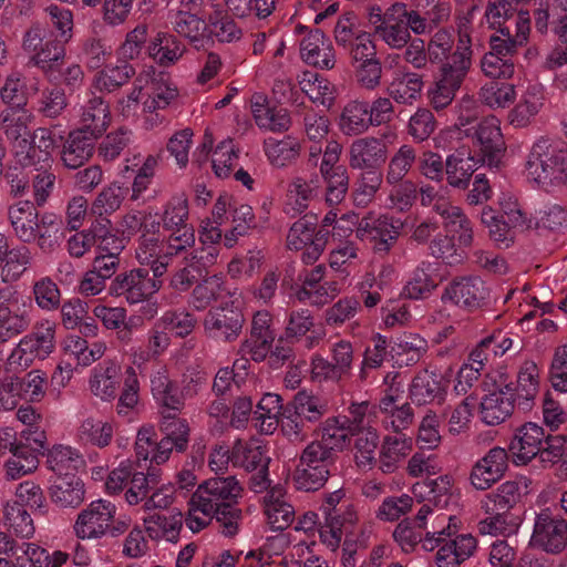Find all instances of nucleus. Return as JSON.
<instances>
[{"label":"nucleus","instance_id":"obj_56","mask_svg":"<svg viewBox=\"0 0 567 567\" xmlns=\"http://www.w3.org/2000/svg\"><path fill=\"white\" fill-rule=\"evenodd\" d=\"M167 235L163 237L164 256L168 261L178 255H188L195 248L196 235L193 226H183L171 230H165Z\"/></svg>","mask_w":567,"mask_h":567},{"label":"nucleus","instance_id":"obj_27","mask_svg":"<svg viewBox=\"0 0 567 567\" xmlns=\"http://www.w3.org/2000/svg\"><path fill=\"white\" fill-rule=\"evenodd\" d=\"M151 391L156 402L168 412H179L185 405L184 394L169 378L166 367H159L151 375Z\"/></svg>","mask_w":567,"mask_h":567},{"label":"nucleus","instance_id":"obj_40","mask_svg":"<svg viewBox=\"0 0 567 567\" xmlns=\"http://www.w3.org/2000/svg\"><path fill=\"white\" fill-rule=\"evenodd\" d=\"M412 440L404 434L388 435L380 450L379 463L383 473H392L399 463L410 453Z\"/></svg>","mask_w":567,"mask_h":567},{"label":"nucleus","instance_id":"obj_13","mask_svg":"<svg viewBox=\"0 0 567 567\" xmlns=\"http://www.w3.org/2000/svg\"><path fill=\"white\" fill-rule=\"evenodd\" d=\"M34 121V115L29 110H20L17 116L9 120L4 127V134L11 142L12 151L17 163L21 166H32L35 164L33 158L34 147L31 144L32 132L30 125Z\"/></svg>","mask_w":567,"mask_h":567},{"label":"nucleus","instance_id":"obj_19","mask_svg":"<svg viewBox=\"0 0 567 567\" xmlns=\"http://www.w3.org/2000/svg\"><path fill=\"white\" fill-rule=\"evenodd\" d=\"M217 258L218 250L213 246L194 249L184 256L186 265L173 275L171 286L178 291L188 290L202 270L216 264Z\"/></svg>","mask_w":567,"mask_h":567},{"label":"nucleus","instance_id":"obj_44","mask_svg":"<svg viewBox=\"0 0 567 567\" xmlns=\"http://www.w3.org/2000/svg\"><path fill=\"white\" fill-rule=\"evenodd\" d=\"M481 223L487 228L491 240L498 248H508L514 244L518 229L502 219L492 207L486 206L482 209Z\"/></svg>","mask_w":567,"mask_h":567},{"label":"nucleus","instance_id":"obj_45","mask_svg":"<svg viewBox=\"0 0 567 567\" xmlns=\"http://www.w3.org/2000/svg\"><path fill=\"white\" fill-rule=\"evenodd\" d=\"M9 451L11 457L4 464L6 476L9 480H18L38 468L39 457L31 447L17 445L16 442Z\"/></svg>","mask_w":567,"mask_h":567},{"label":"nucleus","instance_id":"obj_4","mask_svg":"<svg viewBox=\"0 0 567 567\" xmlns=\"http://www.w3.org/2000/svg\"><path fill=\"white\" fill-rule=\"evenodd\" d=\"M320 511L323 516L319 535L321 542L331 550H337L343 535L352 534L360 518L357 506L348 498L342 489L329 493Z\"/></svg>","mask_w":567,"mask_h":567},{"label":"nucleus","instance_id":"obj_42","mask_svg":"<svg viewBox=\"0 0 567 567\" xmlns=\"http://www.w3.org/2000/svg\"><path fill=\"white\" fill-rule=\"evenodd\" d=\"M51 499L62 508L76 507L84 499V485L75 476L59 477L50 488Z\"/></svg>","mask_w":567,"mask_h":567},{"label":"nucleus","instance_id":"obj_49","mask_svg":"<svg viewBox=\"0 0 567 567\" xmlns=\"http://www.w3.org/2000/svg\"><path fill=\"white\" fill-rule=\"evenodd\" d=\"M322 437L316 441L319 444L333 447L332 453L337 456L349 442V435L352 432L349 430V423L346 415H337L328 417L321 426Z\"/></svg>","mask_w":567,"mask_h":567},{"label":"nucleus","instance_id":"obj_34","mask_svg":"<svg viewBox=\"0 0 567 567\" xmlns=\"http://www.w3.org/2000/svg\"><path fill=\"white\" fill-rule=\"evenodd\" d=\"M423 78L414 72H395L386 86L388 95L399 104L412 105L423 89Z\"/></svg>","mask_w":567,"mask_h":567},{"label":"nucleus","instance_id":"obj_48","mask_svg":"<svg viewBox=\"0 0 567 567\" xmlns=\"http://www.w3.org/2000/svg\"><path fill=\"white\" fill-rule=\"evenodd\" d=\"M143 522L150 538L174 542L179 535L183 517L181 513L169 516L154 514L145 517Z\"/></svg>","mask_w":567,"mask_h":567},{"label":"nucleus","instance_id":"obj_7","mask_svg":"<svg viewBox=\"0 0 567 567\" xmlns=\"http://www.w3.org/2000/svg\"><path fill=\"white\" fill-rule=\"evenodd\" d=\"M332 450L333 447L316 441L303 449L293 476L298 489L310 492L323 486L336 460Z\"/></svg>","mask_w":567,"mask_h":567},{"label":"nucleus","instance_id":"obj_61","mask_svg":"<svg viewBox=\"0 0 567 567\" xmlns=\"http://www.w3.org/2000/svg\"><path fill=\"white\" fill-rule=\"evenodd\" d=\"M113 434L114 425L112 423L93 417L84 420L79 429V435L82 441L100 449L111 444Z\"/></svg>","mask_w":567,"mask_h":567},{"label":"nucleus","instance_id":"obj_31","mask_svg":"<svg viewBox=\"0 0 567 567\" xmlns=\"http://www.w3.org/2000/svg\"><path fill=\"white\" fill-rule=\"evenodd\" d=\"M529 480L525 476L502 483L496 491L486 495L483 508L486 513L507 512L514 507L522 495L527 493Z\"/></svg>","mask_w":567,"mask_h":567},{"label":"nucleus","instance_id":"obj_17","mask_svg":"<svg viewBox=\"0 0 567 567\" xmlns=\"http://www.w3.org/2000/svg\"><path fill=\"white\" fill-rule=\"evenodd\" d=\"M507 461L508 455L505 449L498 446L491 449L473 465L470 474L471 484L480 491L489 488L505 474Z\"/></svg>","mask_w":567,"mask_h":567},{"label":"nucleus","instance_id":"obj_29","mask_svg":"<svg viewBox=\"0 0 567 567\" xmlns=\"http://www.w3.org/2000/svg\"><path fill=\"white\" fill-rule=\"evenodd\" d=\"M511 385V396H513L517 409L528 411L533 408L534 401L539 390V371L537 365L532 362H525L517 374L516 385Z\"/></svg>","mask_w":567,"mask_h":567},{"label":"nucleus","instance_id":"obj_58","mask_svg":"<svg viewBox=\"0 0 567 567\" xmlns=\"http://www.w3.org/2000/svg\"><path fill=\"white\" fill-rule=\"evenodd\" d=\"M416 151L409 144L401 145L390 158L385 181L388 184H398L408 175L416 163Z\"/></svg>","mask_w":567,"mask_h":567},{"label":"nucleus","instance_id":"obj_39","mask_svg":"<svg viewBox=\"0 0 567 567\" xmlns=\"http://www.w3.org/2000/svg\"><path fill=\"white\" fill-rule=\"evenodd\" d=\"M265 515L274 530H284L293 522L295 511L281 488H272L265 496Z\"/></svg>","mask_w":567,"mask_h":567},{"label":"nucleus","instance_id":"obj_14","mask_svg":"<svg viewBox=\"0 0 567 567\" xmlns=\"http://www.w3.org/2000/svg\"><path fill=\"white\" fill-rule=\"evenodd\" d=\"M532 544L547 553H560L567 546V522L543 509L535 518Z\"/></svg>","mask_w":567,"mask_h":567},{"label":"nucleus","instance_id":"obj_23","mask_svg":"<svg viewBox=\"0 0 567 567\" xmlns=\"http://www.w3.org/2000/svg\"><path fill=\"white\" fill-rule=\"evenodd\" d=\"M121 367L112 360L95 365L89 377V390L97 399L111 402L116 398Z\"/></svg>","mask_w":567,"mask_h":567},{"label":"nucleus","instance_id":"obj_28","mask_svg":"<svg viewBox=\"0 0 567 567\" xmlns=\"http://www.w3.org/2000/svg\"><path fill=\"white\" fill-rule=\"evenodd\" d=\"M514 27L495 28L496 33L489 38V53L511 59L519 48L527 43L530 27L526 20L518 19Z\"/></svg>","mask_w":567,"mask_h":567},{"label":"nucleus","instance_id":"obj_11","mask_svg":"<svg viewBox=\"0 0 567 567\" xmlns=\"http://www.w3.org/2000/svg\"><path fill=\"white\" fill-rule=\"evenodd\" d=\"M489 295L488 286L480 277L470 276L451 281L444 288L442 301L473 311L488 305Z\"/></svg>","mask_w":567,"mask_h":567},{"label":"nucleus","instance_id":"obj_22","mask_svg":"<svg viewBox=\"0 0 567 567\" xmlns=\"http://www.w3.org/2000/svg\"><path fill=\"white\" fill-rule=\"evenodd\" d=\"M509 390V384H498L482 398L480 412L485 424L497 425L511 416L516 404Z\"/></svg>","mask_w":567,"mask_h":567},{"label":"nucleus","instance_id":"obj_5","mask_svg":"<svg viewBox=\"0 0 567 567\" xmlns=\"http://www.w3.org/2000/svg\"><path fill=\"white\" fill-rule=\"evenodd\" d=\"M55 322L43 319L32 332L25 334L12 349L7 364L21 370L28 369L35 360L47 359L55 348Z\"/></svg>","mask_w":567,"mask_h":567},{"label":"nucleus","instance_id":"obj_18","mask_svg":"<svg viewBox=\"0 0 567 567\" xmlns=\"http://www.w3.org/2000/svg\"><path fill=\"white\" fill-rule=\"evenodd\" d=\"M475 135L482 164L497 167L505 151L499 121L495 116L485 117L480 122Z\"/></svg>","mask_w":567,"mask_h":567},{"label":"nucleus","instance_id":"obj_63","mask_svg":"<svg viewBox=\"0 0 567 567\" xmlns=\"http://www.w3.org/2000/svg\"><path fill=\"white\" fill-rule=\"evenodd\" d=\"M62 140L61 135H56L50 128L39 127L32 132L31 144L34 147L33 158L35 164L43 163L41 168H44L51 161L52 152Z\"/></svg>","mask_w":567,"mask_h":567},{"label":"nucleus","instance_id":"obj_46","mask_svg":"<svg viewBox=\"0 0 567 567\" xmlns=\"http://www.w3.org/2000/svg\"><path fill=\"white\" fill-rule=\"evenodd\" d=\"M292 405L296 414L306 423H317L329 412L326 399L306 390L295 395Z\"/></svg>","mask_w":567,"mask_h":567},{"label":"nucleus","instance_id":"obj_26","mask_svg":"<svg viewBox=\"0 0 567 567\" xmlns=\"http://www.w3.org/2000/svg\"><path fill=\"white\" fill-rule=\"evenodd\" d=\"M477 542L471 534H461L452 537H445L440 546H436L437 567H458L466 559L474 555Z\"/></svg>","mask_w":567,"mask_h":567},{"label":"nucleus","instance_id":"obj_25","mask_svg":"<svg viewBox=\"0 0 567 567\" xmlns=\"http://www.w3.org/2000/svg\"><path fill=\"white\" fill-rule=\"evenodd\" d=\"M300 53L306 63L322 70H331L336 64L332 43L319 29L311 31L301 41Z\"/></svg>","mask_w":567,"mask_h":567},{"label":"nucleus","instance_id":"obj_47","mask_svg":"<svg viewBox=\"0 0 567 567\" xmlns=\"http://www.w3.org/2000/svg\"><path fill=\"white\" fill-rule=\"evenodd\" d=\"M184 53V47L174 35L157 33L148 47L150 56L162 66L176 63Z\"/></svg>","mask_w":567,"mask_h":567},{"label":"nucleus","instance_id":"obj_9","mask_svg":"<svg viewBox=\"0 0 567 567\" xmlns=\"http://www.w3.org/2000/svg\"><path fill=\"white\" fill-rule=\"evenodd\" d=\"M159 277L150 275L144 268H135L115 276L109 287V293L115 297H124L131 305L147 300L161 288Z\"/></svg>","mask_w":567,"mask_h":567},{"label":"nucleus","instance_id":"obj_54","mask_svg":"<svg viewBox=\"0 0 567 567\" xmlns=\"http://www.w3.org/2000/svg\"><path fill=\"white\" fill-rule=\"evenodd\" d=\"M396 13L391 8L385 12V21L378 24L375 34L382 39L389 47L401 49L409 43L410 31L400 18L395 19Z\"/></svg>","mask_w":567,"mask_h":567},{"label":"nucleus","instance_id":"obj_1","mask_svg":"<svg viewBox=\"0 0 567 567\" xmlns=\"http://www.w3.org/2000/svg\"><path fill=\"white\" fill-rule=\"evenodd\" d=\"M243 486L235 476L213 477L198 485L189 499L186 526L194 533L205 528L214 512L237 504Z\"/></svg>","mask_w":567,"mask_h":567},{"label":"nucleus","instance_id":"obj_30","mask_svg":"<svg viewBox=\"0 0 567 567\" xmlns=\"http://www.w3.org/2000/svg\"><path fill=\"white\" fill-rule=\"evenodd\" d=\"M156 230L142 233L135 248V258L141 265H150L154 277H162L167 269L168 258L164 256V243Z\"/></svg>","mask_w":567,"mask_h":567},{"label":"nucleus","instance_id":"obj_8","mask_svg":"<svg viewBox=\"0 0 567 567\" xmlns=\"http://www.w3.org/2000/svg\"><path fill=\"white\" fill-rule=\"evenodd\" d=\"M28 299L16 288L0 287V343L25 332L31 324Z\"/></svg>","mask_w":567,"mask_h":567},{"label":"nucleus","instance_id":"obj_60","mask_svg":"<svg viewBox=\"0 0 567 567\" xmlns=\"http://www.w3.org/2000/svg\"><path fill=\"white\" fill-rule=\"evenodd\" d=\"M326 183L324 200L329 206L341 204L349 189V176L344 166L338 165L328 174H321Z\"/></svg>","mask_w":567,"mask_h":567},{"label":"nucleus","instance_id":"obj_41","mask_svg":"<svg viewBox=\"0 0 567 567\" xmlns=\"http://www.w3.org/2000/svg\"><path fill=\"white\" fill-rule=\"evenodd\" d=\"M372 125L369 117V104L361 101H350L341 112L339 128L344 135L354 136L367 132Z\"/></svg>","mask_w":567,"mask_h":567},{"label":"nucleus","instance_id":"obj_57","mask_svg":"<svg viewBox=\"0 0 567 567\" xmlns=\"http://www.w3.org/2000/svg\"><path fill=\"white\" fill-rule=\"evenodd\" d=\"M480 101L491 109H504L516 97L515 86L507 82L491 81L482 85Z\"/></svg>","mask_w":567,"mask_h":567},{"label":"nucleus","instance_id":"obj_6","mask_svg":"<svg viewBox=\"0 0 567 567\" xmlns=\"http://www.w3.org/2000/svg\"><path fill=\"white\" fill-rule=\"evenodd\" d=\"M471 65L472 61L467 50L454 51L447 62L442 64L440 78L427 92L430 103L434 110H444L453 102Z\"/></svg>","mask_w":567,"mask_h":567},{"label":"nucleus","instance_id":"obj_15","mask_svg":"<svg viewBox=\"0 0 567 567\" xmlns=\"http://www.w3.org/2000/svg\"><path fill=\"white\" fill-rule=\"evenodd\" d=\"M143 79V111L152 113L169 106L178 96L177 87L163 73H156L150 69L140 73Z\"/></svg>","mask_w":567,"mask_h":567},{"label":"nucleus","instance_id":"obj_53","mask_svg":"<svg viewBox=\"0 0 567 567\" xmlns=\"http://www.w3.org/2000/svg\"><path fill=\"white\" fill-rule=\"evenodd\" d=\"M31 262L32 252L27 246L10 248L2 265H0L2 281H17L27 271Z\"/></svg>","mask_w":567,"mask_h":567},{"label":"nucleus","instance_id":"obj_2","mask_svg":"<svg viewBox=\"0 0 567 567\" xmlns=\"http://www.w3.org/2000/svg\"><path fill=\"white\" fill-rule=\"evenodd\" d=\"M8 218L21 243H37L43 252H52L60 245L59 219L50 213L40 215L33 203L20 200L9 206Z\"/></svg>","mask_w":567,"mask_h":567},{"label":"nucleus","instance_id":"obj_62","mask_svg":"<svg viewBox=\"0 0 567 567\" xmlns=\"http://www.w3.org/2000/svg\"><path fill=\"white\" fill-rule=\"evenodd\" d=\"M189 208L185 195L173 196L163 207L161 221L164 230L190 226L188 221Z\"/></svg>","mask_w":567,"mask_h":567},{"label":"nucleus","instance_id":"obj_51","mask_svg":"<svg viewBox=\"0 0 567 567\" xmlns=\"http://www.w3.org/2000/svg\"><path fill=\"white\" fill-rule=\"evenodd\" d=\"M299 143L287 136L282 140L269 137L264 142L265 154L272 166L285 167L297 159Z\"/></svg>","mask_w":567,"mask_h":567},{"label":"nucleus","instance_id":"obj_38","mask_svg":"<svg viewBox=\"0 0 567 567\" xmlns=\"http://www.w3.org/2000/svg\"><path fill=\"white\" fill-rule=\"evenodd\" d=\"M110 122L107 104L102 97L94 96L82 107L79 131H85L86 134L97 138L106 131Z\"/></svg>","mask_w":567,"mask_h":567},{"label":"nucleus","instance_id":"obj_12","mask_svg":"<svg viewBox=\"0 0 567 567\" xmlns=\"http://www.w3.org/2000/svg\"><path fill=\"white\" fill-rule=\"evenodd\" d=\"M402 224L386 215L362 219L357 228V237L372 243L374 252L386 255L398 240Z\"/></svg>","mask_w":567,"mask_h":567},{"label":"nucleus","instance_id":"obj_24","mask_svg":"<svg viewBox=\"0 0 567 567\" xmlns=\"http://www.w3.org/2000/svg\"><path fill=\"white\" fill-rule=\"evenodd\" d=\"M320 193L321 177L319 175L295 177L287 189L286 212L292 216L302 214Z\"/></svg>","mask_w":567,"mask_h":567},{"label":"nucleus","instance_id":"obj_3","mask_svg":"<svg viewBox=\"0 0 567 567\" xmlns=\"http://www.w3.org/2000/svg\"><path fill=\"white\" fill-rule=\"evenodd\" d=\"M526 174L540 187L567 186V147L547 137H538L526 159Z\"/></svg>","mask_w":567,"mask_h":567},{"label":"nucleus","instance_id":"obj_21","mask_svg":"<svg viewBox=\"0 0 567 567\" xmlns=\"http://www.w3.org/2000/svg\"><path fill=\"white\" fill-rule=\"evenodd\" d=\"M349 163L354 169H375L388 157L383 141L377 137H362L352 142L349 150Z\"/></svg>","mask_w":567,"mask_h":567},{"label":"nucleus","instance_id":"obj_43","mask_svg":"<svg viewBox=\"0 0 567 567\" xmlns=\"http://www.w3.org/2000/svg\"><path fill=\"white\" fill-rule=\"evenodd\" d=\"M134 73V68L126 61L109 64L95 74L93 86L100 92L110 93L127 83Z\"/></svg>","mask_w":567,"mask_h":567},{"label":"nucleus","instance_id":"obj_10","mask_svg":"<svg viewBox=\"0 0 567 567\" xmlns=\"http://www.w3.org/2000/svg\"><path fill=\"white\" fill-rule=\"evenodd\" d=\"M115 513V505L109 501L96 499L91 502L79 513L73 524L74 535L82 540L103 537L109 530Z\"/></svg>","mask_w":567,"mask_h":567},{"label":"nucleus","instance_id":"obj_50","mask_svg":"<svg viewBox=\"0 0 567 567\" xmlns=\"http://www.w3.org/2000/svg\"><path fill=\"white\" fill-rule=\"evenodd\" d=\"M299 85L302 92L315 103L330 106L334 100L333 84L316 72H303Z\"/></svg>","mask_w":567,"mask_h":567},{"label":"nucleus","instance_id":"obj_52","mask_svg":"<svg viewBox=\"0 0 567 567\" xmlns=\"http://www.w3.org/2000/svg\"><path fill=\"white\" fill-rule=\"evenodd\" d=\"M48 466L60 477L74 476L72 473L83 465L80 454L70 446H54L48 454Z\"/></svg>","mask_w":567,"mask_h":567},{"label":"nucleus","instance_id":"obj_59","mask_svg":"<svg viewBox=\"0 0 567 567\" xmlns=\"http://www.w3.org/2000/svg\"><path fill=\"white\" fill-rule=\"evenodd\" d=\"M32 296L37 307L43 311H55L61 306V290L50 277H42L33 282Z\"/></svg>","mask_w":567,"mask_h":567},{"label":"nucleus","instance_id":"obj_36","mask_svg":"<svg viewBox=\"0 0 567 567\" xmlns=\"http://www.w3.org/2000/svg\"><path fill=\"white\" fill-rule=\"evenodd\" d=\"M95 137L85 133V131H74L70 133L61 152L63 164L71 169L79 168L90 159L94 151Z\"/></svg>","mask_w":567,"mask_h":567},{"label":"nucleus","instance_id":"obj_35","mask_svg":"<svg viewBox=\"0 0 567 567\" xmlns=\"http://www.w3.org/2000/svg\"><path fill=\"white\" fill-rule=\"evenodd\" d=\"M444 390L445 386L441 373L424 370L414 377L410 385V396L419 405L430 404L435 400H441Z\"/></svg>","mask_w":567,"mask_h":567},{"label":"nucleus","instance_id":"obj_16","mask_svg":"<svg viewBox=\"0 0 567 567\" xmlns=\"http://www.w3.org/2000/svg\"><path fill=\"white\" fill-rule=\"evenodd\" d=\"M244 322V316L237 309L217 307L207 312L204 329L212 339L231 342L241 333Z\"/></svg>","mask_w":567,"mask_h":567},{"label":"nucleus","instance_id":"obj_20","mask_svg":"<svg viewBox=\"0 0 567 567\" xmlns=\"http://www.w3.org/2000/svg\"><path fill=\"white\" fill-rule=\"evenodd\" d=\"M545 439V430L536 423L528 422L518 427L509 443L515 464L525 465L536 457Z\"/></svg>","mask_w":567,"mask_h":567},{"label":"nucleus","instance_id":"obj_37","mask_svg":"<svg viewBox=\"0 0 567 567\" xmlns=\"http://www.w3.org/2000/svg\"><path fill=\"white\" fill-rule=\"evenodd\" d=\"M485 18L492 28H515L514 25L518 19L526 20L530 25L529 14L519 10L518 0H488Z\"/></svg>","mask_w":567,"mask_h":567},{"label":"nucleus","instance_id":"obj_64","mask_svg":"<svg viewBox=\"0 0 567 567\" xmlns=\"http://www.w3.org/2000/svg\"><path fill=\"white\" fill-rule=\"evenodd\" d=\"M224 291V280L220 276H212L198 284L190 297V305L196 310L206 309L214 300L218 299Z\"/></svg>","mask_w":567,"mask_h":567},{"label":"nucleus","instance_id":"obj_55","mask_svg":"<svg viewBox=\"0 0 567 567\" xmlns=\"http://www.w3.org/2000/svg\"><path fill=\"white\" fill-rule=\"evenodd\" d=\"M140 390L141 384L135 369L127 367L125 369L123 388L116 403L117 415L130 416L136 412L140 403Z\"/></svg>","mask_w":567,"mask_h":567},{"label":"nucleus","instance_id":"obj_32","mask_svg":"<svg viewBox=\"0 0 567 567\" xmlns=\"http://www.w3.org/2000/svg\"><path fill=\"white\" fill-rule=\"evenodd\" d=\"M481 162L471 155L464 147L447 155L445 159V175L447 184L453 188L465 189Z\"/></svg>","mask_w":567,"mask_h":567},{"label":"nucleus","instance_id":"obj_33","mask_svg":"<svg viewBox=\"0 0 567 567\" xmlns=\"http://www.w3.org/2000/svg\"><path fill=\"white\" fill-rule=\"evenodd\" d=\"M544 87L540 84H529L509 112V123L515 127L528 126L544 106Z\"/></svg>","mask_w":567,"mask_h":567}]
</instances>
